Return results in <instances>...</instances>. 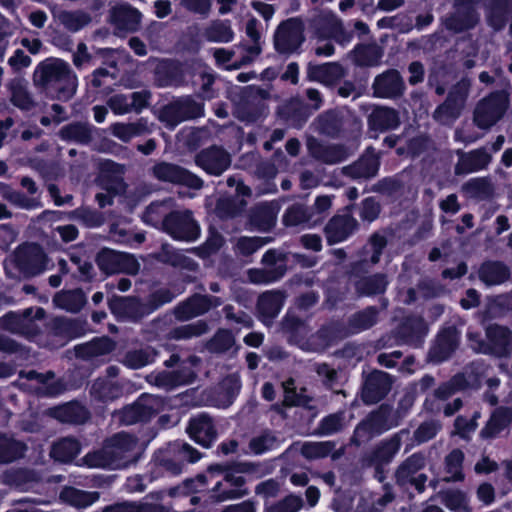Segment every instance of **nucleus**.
I'll return each instance as SVG.
<instances>
[{"label":"nucleus","instance_id":"f257e3e1","mask_svg":"<svg viewBox=\"0 0 512 512\" xmlns=\"http://www.w3.org/2000/svg\"><path fill=\"white\" fill-rule=\"evenodd\" d=\"M137 445L135 437L118 433L106 442L102 450L88 453L82 465L89 468H124L135 459Z\"/></svg>","mask_w":512,"mask_h":512},{"label":"nucleus","instance_id":"f03ea898","mask_svg":"<svg viewBox=\"0 0 512 512\" xmlns=\"http://www.w3.org/2000/svg\"><path fill=\"white\" fill-rule=\"evenodd\" d=\"M38 81L60 100L70 99L76 92L77 77L69 65L59 59L44 61L36 70Z\"/></svg>","mask_w":512,"mask_h":512},{"label":"nucleus","instance_id":"7ed1b4c3","mask_svg":"<svg viewBox=\"0 0 512 512\" xmlns=\"http://www.w3.org/2000/svg\"><path fill=\"white\" fill-rule=\"evenodd\" d=\"M470 346L479 353L506 356L512 351V333L503 326L492 325L486 329L487 341L479 339V335L471 331L467 334Z\"/></svg>","mask_w":512,"mask_h":512},{"label":"nucleus","instance_id":"20e7f679","mask_svg":"<svg viewBox=\"0 0 512 512\" xmlns=\"http://www.w3.org/2000/svg\"><path fill=\"white\" fill-rule=\"evenodd\" d=\"M163 228L175 240L194 241L199 237V225L190 211L172 212L163 220Z\"/></svg>","mask_w":512,"mask_h":512},{"label":"nucleus","instance_id":"39448f33","mask_svg":"<svg viewBox=\"0 0 512 512\" xmlns=\"http://www.w3.org/2000/svg\"><path fill=\"white\" fill-rule=\"evenodd\" d=\"M470 82L466 79L459 81L444 104L439 106L434 112V118L443 124L453 122L461 113L464 106Z\"/></svg>","mask_w":512,"mask_h":512},{"label":"nucleus","instance_id":"423d86ee","mask_svg":"<svg viewBox=\"0 0 512 512\" xmlns=\"http://www.w3.org/2000/svg\"><path fill=\"white\" fill-rule=\"evenodd\" d=\"M302 22L289 19L277 28L274 36L275 49L284 54L295 52L304 41Z\"/></svg>","mask_w":512,"mask_h":512},{"label":"nucleus","instance_id":"0eeeda50","mask_svg":"<svg viewBox=\"0 0 512 512\" xmlns=\"http://www.w3.org/2000/svg\"><path fill=\"white\" fill-rule=\"evenodd\" d=\"M506 108V97L499 93L492 94L477 105L474 121L480 128H489L501 118Z\"/></svg>","mask_w":512,"mask_h":512},{"label":"nucleus","instance_id":"6e6552de","mask_svg":"<svg viewBox=\"0 0 512 512\" xmlns=\"http://www.w3.org/2000/svg\"><path fill=\"white\" fill-rule=\"evenodd\" d=\"M262 261L266 265L265 269H251L248 272L252 283L268 284L284 275L286 268L282 253L269 250L264 254Z\"/></svg>","mask_w":512,"mask_h":512},{"label":"nucleus","instance_id":"1a4fd4ad","mask_svg":"<svg viewBox=\"0 0 512 512\" xmlns=\"http://www.w3.org/2000/svg\"><path fill=\"white\" fill-rule=\"evenodd\" d=\"M161 404L162 401L157 396L142 395L134 404L119 413V420L126 425L145 421L160 409Z\"/></svg>","mask_w":512,"mask_h":512},{"label":"nucleus","instance_id":"9d476101","mask_svg":"<svg viewBox=\"0 0 512 512\" xmlns=\"http://www.w3.org/2000/svg\"><path fill=\"white\" fill-rule=\"evenodd\" d=\"M241 389L240 377L237 373H232L226 376L217 387L207 394L205 405H210L218 408L229 407Z\"/></svg>","mask_w":512,"mask_h":512},{"label":"nucleus","instance_id":"9b49d317","mask_svg":"<svg viewBox=\"0 0 512 512\" xmlns=\"http://www.w3.org/2000/svg\"><path fill=\"white\" fill-rule=\"evenodd\" d=\"M97 264L107 274L121 271L135 274L139 269V263L132 255L109 249L102 250L98 254Z\"/></svg>","mask_w":512,"mask_h":512},{"label":"nucleus","instance_id":"f8f14e48","mask_svg":"<svg viewBox=\"0 0 512 512\" xmlns=\"http://www.w3.org/2000/svg\"><path fill=\"white\" fill-rule=\"evenodd\" d=\"M474 2L475 0H456L455 12L445 20L447 29L462 32L473 28L479 20Z\"/></svg>","mask_w":512,"mask_h":512},{"label":"nucleus","instance_id":"ddd939ff","mask_svg":"<svg viewBox=\"0 0 512 512\" xmlns=\"http://www.w3.org/2000/svg\"><path fill=\"white\" fill-rule=\"evenodd\" d=\"M153 172L155 177L162 181L184 184L194 189L202 186V181L198 177L173 164L159 163L154 167Z\"/></svg>","mask_w":512,"mask_h":512},{"label":"nucleus","instance_id":"4468645a","mask_svg":"<svg viewBox=\"0 0 512 512\" xmlns=\"http://www.w3.org/2000/svg\"><path fill=\"white\" fill-rule=\"evenodd\" d=\"M230 162L229 155L217 147L203 150L196 157L197 165L212 175L223 173L229 167Z\"/></svg>","mask_w":512,"mask_h":512},{"label":"nucleus","instance_id":"2eb2a0df","mask_svg":"<svg viewBox=\"0 0 512 512\" xmlns=\"http://www.w3.org/2000/svg\"><path fill=\"white\" fill-rule=\"evenodd\" d=\"M390 376L383 371L373 372L366 380L362 397L367 403L378 402L390 390Z\"/></svg>","mask_w":512,"mask_h":512},{"label":"nucleus","instance_id":"dca6fc26","mask_svg":"<svg viewBox=\"0 0 512 512\" xmlns=\"http://www.w3.org/2000/svg\"><path fill=\"white\" fill-rule=\"evenodd\" d=\"M187 430L190 437L203 447H209L216 439L212 420L205 414L192 418Z\"/></svg>","mask_w":512,"mask_h":512},{"label":"nucleus","instance_id":"f3484780","mask_svg":"<svg viewBox=\"0 0 512 512\" xmlns=\"http://www.w3.org/2000/svg\"><path fill=\"white\" fill-rule=\"evenodd\" d=\"M220 304L221 301L217 297L194 296L190 298L187 302L180 305L176 309L175 313L178 319L186 320L203 314L210 308L217 307Z\"/></svg>","mask_w":512,"mask_h":512},{"label":"nucleus","instance_id":"a211bd4d","mask_svg":"<svg viewBox=\"0 0 512 512\" xmlns=\"http://www.w3.org/2000/svg\"><path fill=\"white\" fill-rule=\"evenodd\" d=\"M243 484L244 478L239 473L227 472L224 480L218 482L214 487V491L219 492L216 500L225 501L242 497L245 494L241 488Z\"/></svg>","mask_w":512,"mask_h":512},{"label":"nucleus","instance_id":"6ab92c4d","mask_svg":"<svg viewBox=\"0 0 512 512\" xmlns=\"http://www.w3.org/2000/svg\"><path fill=\"white\" fill-rule=\"evenodd\" d=\"M373 88L376 96L390 98L402 92L403 82L399 73L392 70L378 76L374 81Z\"/></svg>","mask_w":512,"mask_h":512},{"label":"nucleus","instance_id":"aec40b11","mask_svg":"<svg viewBox=\"0 0 512 512\" xmlns=\"http://www.w3.org/2000/svg\"><path fill=\"white\" fill-rule=\"evenodd\" d=\"M110 18L119 30L134 31L140 23L141 14L129 5L121 4L112 8Z\"/></svg>","mask_w":512,"mask_h":512},{"label":"nucleus","instance_id":"412c9836","mask_svg":"<svg viewBox=\"0 0 512 512\" xmlns=\"http://www.w3.org/2000/svg\"><path fill=\"white\" fill-rule=\"evenodd\" d=\"M459 338V333L453 327L442 331L430 352L431 358L435 361L445 360L458 346Z\"/></svg>","mask_w":512,"mask_h":512},{"label":"nucleus","instance_id":"4be33fe9","mask_svg":"<svg viewBox=\"0 0 512 512\" xmlns=\"http://www.w3.org/2000/svg\"><path fill=\"white\" fill-rule=\"evenodd\" d=\"M308 78L324 85H333L344 76L343 68L336 63L309 65Z\"/></svg>","mask_w":512,"mask_h":512},{"label":"nucleus","instance_id":"5701e85b","mask_svg":"<svg viewBox=\"0 0 512 512\" xmlns=\"http://www.w3.org/2000/svg\"><path fill=\"white\" fill-rule=\"evenodd\" d=\"M356 221L350 216H337L326 226V236L330 243L344 241L355 229Z\"/></svg>","mask_w":512,"mask_h":512},{"label":"nucleus","instance_id":"b1692460","mask_svg":"<svg viewBox=\"0 0 512 512\" xmlns=\"http://www.w3.org/2000/svg\"><path fill=\"white\" fill-rule=\"evenodd\" d=\"M283 306V295L280 292H267L258 300V311L262 321L269 325Z\"/></svg>","mask_w":512,"mask_h":512},{"label":"nucleus","instance_id":"393cba45","mask_svg":"<svg viewBox=\"0 0 512 512\" xmlns=\"http://www.w3.org/2000/svg\"><path fill=\"white\" fill-rule=\"evenodd\" d=\"M50 415L61 422L82 423L88 418V412L79 403H67L50 409Z\"/></svg>","mask_w":512,"mask_h":512},{"label":"nucleus","instance_id":"a878e982","mask_svg":"<svg viewBox=\"0 0 512 512\" xmlns=\"http://www.w3.org/2000/svg\"><path fill=\"white\" fill-rule=\"evenodd\" d=\"M195 377V372L188 367L181 371H164L155 377L157 386L164 389H172L179 385L190 383Z\"/></svg>","mask_w":512,"mask_h":512},{"label":"nucleus","instance_id":"bb28decb","mask_svg":"<svg viewBox=\"0 0 512 512\" xmlns=\"http://www.w3.org/2000/svg\"><path fill=\"white\" fill-rule=\"evenodd\" d=\"M512 9V0H489L487 5V21L491 27L501 29Z\"/></svg>","mask_w":512,"mask_h":512},{"label":"nucleus","instance_id":"cd10ccee","mask_svg":"<svg viewBox=\"0 0 512 512\" xmlns=\"http://www.w3.org/2000/svg\"><path fill=\"white\" fill-rule=\"evenodd\" d=\"M369 125L371 129L378 131L395 129L399 125V117L393 109L379 107L371 113Z\"/></svg>","mask_w":512,"mask_h":512},{"label":"nucleus","instance_id":"c85d7f7f","mask_svg":"<svg viewBox=\"0 0 512 512\" xmlns=\"http://www.w3.org/2000/svg\"><path fill=\"white\" fill-rule=\"evenodd\" d=\"M512 422V409L499 408L491 416L485 428L481 431L483 438H492Z\"/></svg>","mask_w":512,"mask_h":512},{"label":"nucleus","instance_id":"c756f323","mask_svg":"<svg viewBox=\"0 0 512 512\" xmlns=\"http://www.w3.org/2000/svg\"><path fill=\"white\" fill-rule=\"evenodd\" d=\"M60 498L72 506L85 508L95 503L99 499V494L68 487L61 492Z\"/></svg>","mask_w":512,"mask_h":512},{"label":"nucleus","instance_id":"7c9ffc66","mask_svg":"<svg viewBox=\"0 0 512 512\" xmlns=\"http://www.w3.org/2000/svg\"><path fill=\"white\" fill-rule=\"evenodd\" d=\"M114 343L106 337L96 339L76 347V354L81 358H94L111 352Z\"/></svg>","mask_w":512,"mask_h":512},{"label":"nucleus","instance_id":"2f4dec72","mask_svg":"<svg viewBox=\"0 0 512 512\" xmlns=\"http://www.w3.org/2000/svg\"><path fill=\"white\" fill-rule=\"evenodd\" d=\"M378 167L377 157L372 153H368L353 166L347 168V173L354 178H369L376 175Z\"/></svg>","mask_w":512,"mask_h":512},{"label":"nucleus","instance_id":"473e14b6","mask_svg":"<svg viewBox=\"0 0 512 512\" xmlns=\"http://www.w3.org/2000/svg\"><path fill=\"white\" fill-rule=\"evenodd\" d=\"M86 298L81 290H72L57 293L53 299L54 304L70 312L79 311L85 304Z\"/></svg>","mask_w":512,"mask_h":512},{"label":"nucleus","instance_id":"72a5a7b5","mask_svg":"<svg viewBox=\"0 0 512 512\" xmlns=\"http://www.w3.org/2000/svg\"><path fill=\"white\" fill-rule=\"evenodd\" d=\"M6 480L10 485L15 486L20 490L26 491L36 488L39 481V476L38 473L34 470L20 469L8 473Z\"/></svg>","mask_w":512,"mask_h":512},{"label":"nucleus","instance_id":"f704fd0d","mask_svg":"<svg viewBox=\"0 0 512 512\" xmlns=\"http://www.w3.org/2000/svg\"><path fill=\"white\" fill-rule=\"evenodd\" d=\"M204 37L210 42L228 43L234 39V32L228 21H214L206 27Z\"/></svg>","mask_w":512,"mask_h":512},{"label":"nucleus","instance_id":"c9c22d12","mask_svg":"<svg viewBox=\"0 0 512 512\" xmlns=\"http://www.w3.org/2000/svg\"><path fill=\"white\" fill-rule=\"evenodd\" d=\"M111 133L123 142H128L132 138L140 136L147 131L146 123L139 120L134 123H115L110 127Z\"/></svg>","mask_w":512,"mask_h":512},{"label":"nucleus","instance_id":"e433bc0d","mask_svg":"<svg viewBox=\"0 0 512 512\" xmlns=\"http://www.w3.org/2000/svg\"><path fill=\"white\" fill-rule=\"evenodd\" d=\"M80 452L79 443L72 438H64L55 443L51 450V456L60 462H68L74 459Z\"/></svg>","mask_w":512,"mask_h":512},{"label":"nucleus","instance_id":"4c0bfd02","mask_svg":"<svg viewBox=\"0 0 512 512\" xmlns=\"http://www.w3.org/2000/svg\"><path fill=\"white\" fill-rule=\"evenodd\" d=\"M508 277L509 271L507 267L501 263H486L480 269V278L487 285L501 284Z\"/></svg>","mask_w":512,"mask_h":512},{"label":"nucleus","instance_id":"58836bf2","mask_svg":"<svg viewBox=\"0 0 512 512\" xmlns=\"http://www.w3.org/2000/svg\"><path fill=\"white\" fill-rule=\"evenodd\" d=\"M425 464V459L421 454L410 456L397 470L396 478L401 484L413 481V475L419 471Z\"/></svg>","mask_w":512,"mask_h":512},{"label":"nucleus","instance_id":"ea45409f","mask_svg":"<svg viewBox=\"0 0 512 512\" xmlns=\"http://www.w3.org/2000/svg\"><path fill=\"white\" fill-rule=\"evenodd\" d=\"M26 446L20 441L0 435V462H11L24 455Z\"/></svg>","mask_w":512,"mask_h":512},{"label":"nucleus","instance_id":"a19ab883","mask_svg":"<svg viewBox=\"0 0 512 512\" xmlns=\"http://www.w3.org/2000/svg\"><path fill=\"white\" fill-rule=\"evenodd\" d=\"M156 353L150 347L130 351L126 354L124 364L132 369L142 368L154 361Z\"/></svg>","mask_w":512,"mask_h":512},{"label":"nucleus","instance_id":"79ce46f5","mask_svg":"<svg viewBox=\"0 0 512 512\" xmlns=\"http://www.w3.org/2000/svg\"><path fill=\"white\" fill-rule=\"evenodd\" d=\"M491 161L490 154L485 149H478L467 156L462 157L460 163L457 165L456 170H462V166L469 165L467 171H475L486 167Z\"/></svg>","mask_w":512,"mask_h":512},{"label":"nucleus","instance_id":"37998d69","mask_svg":"<svg viewBox=\"0 0 512 512\" xmlns=\"http://www.w3.org/2000/svg\"><path fill=\"white\" fill-rule=\"evenodd\" d=\"M464 454L462 451L455 449L453 450L445 460V470L447 473V481H459L464 478L462 473V463Z\"/></svg>","mask_w":512,"mask_h":512},{"label":"nucleus","instance_id":"c03bdc74","mask_svg":"<svg viewBox=\"0 0 512 512\" xmlns=\"http://www.w3.org/2000/svg\"><path fill=\"white\" fill-rule=\"evenodd\" d=\"M60 23L69 31L76 32L90 22V17L84 12H61L58 16Z\"/></svg>","mask_w":512,"mask_h":512},{"label":"nucleus","instance_id":"a18cd8bd","mask_svg":"<svg viewBox=\"0 0 512 512\" xmlns=\"http://www.w3.org/2000/svg\"><path fill=\"white\" fill-rule=\"evenodd\" d=\"M387 286V280L383 275H375L357 282L356 288L360 294L373 295L383 293Z\"/></svg>","mask_w":512,"mask_h":512},{"label":"nucleus","instance_id":"49530a36","mask_svg":"<svg viewBox=\"0 0 512 512\" xmlns=\"http://www.w3.org/2000/svg\"><path fill=\"white\" fill-rule=\"evenodd\" d=\"M139 305L134 298L118 297L109 301L111 311L120 317H134V309Z\"/></svg>","mask_w":512,"mask_h":512},{"label":"nucleus","instance_id":"de8ad7c7","mask_svg":"<svg viewBox=\"0 0 512 512\" xmlns=\"http://www.w3.org/2000/svg\"><path fill=\"white\" fill-rule=\"evenodd\" d=\"M277 444V438L272 433L264 432L251 439L249 449L254 454H262L274 449Z\"/></svg>","mask_w":512,"mask_h":512},{"label":"nucleus","instance_id":"09e8293b","mask_svg":"<svg viewBox=\"0 0 512 512\" xmlns=\"http://www.w3.org/2000/svg\"><path fill=\"white\" fill-rule=\"evenodd\" d=\"M444 504L450 510L456 512H469L468 500L461 491H449L444 494Z\"/></svg>","mask_w":512,"mask_h":512},{"label":"nucleus","instance_id":"8fccbe9b","mask_svg":"<svg viewBox=\"0 0 512 512\" xmlns=\"http://www.w3.org/2000/svg\"><path fill=\"white\" fill-rule=\"evenodd\" d=\"M333 449L330 442H308L303 444L301 453L309 459L327 456Z\"/></svg>","mask_w":512,"mask_h":512},{"label":"nucleus","instance_id":"3c124183","mask_svg":"<svg viewBox=\"0 0 512 512\" xmlns=\"http://www.w3.org/2000/svg\"><path fill=\"white\" fill-rule=\"evenodd\" d=\"M234 344L233 335L227 330H220L214 336L209 344V349L215 352H224L229 350Z\"/></svg>","mask_w":512,"mask_h":512},{"label":"nucleus","instance_id":"603ef678","mask_svg":"<svg viewBox=\"0 0 512 512\" xmlns=\"http://www.w3.org/2000/svg\"><path fill=\"white\" fill-rule=\"evenodd\" d=\"M303 506L301 497L289 495L283 501L268 508L267 512H298Z\"/></svg>","mask_w":512,"mask_h":512},{"label":"nucleus","instance_id":"864d4df0","mask_svg":"<svg viewBox=\"0 0 512 512\" xmlns=\"http://www.w3.org/2000/svg\"><path fill=\"white\" fill-rule=\"evenodd\" d=\"M266 244L262 238L259 237H242L237 241V251L242 255H250L263 247Z\"/></svg>","mask_w":512,"mask_h":512},{"label":"nucleus","instance_id":"5fc2aeb1","mask_svg":"<svg viewBox=\"0 0 512 512\" xmlns=\"http://www.w3.org/2000/svg\"><path fill=\"white\" fill-rule=\"evenodd\" d=\"M467 385L464 375H456L449 383L440 386L436 395L439 398L445 399L457 390L464 389Z\"/></svg>","mask_w":512,"mask_h":512},{"label":"nucleus","instance_id":"6e6d98bb","mask_svg":"<svg viewBox=\"0 0 512 512\" xmlns=\"http://www.w3.org/2000/svg\"><path fill=\"white\" fill-rule=\"evenodd\" d=\"M21 375L22 377H25L31 381H35L37 384H39V386L35 387L39 393L51 394L53 392L52 389L47 385L48 380L54 377L53 373L48 372L47 374H40L36 371H28L26 373H22Z\"/></svg>","mask_w":512,"mask_h":512},{"label":"nucleus","instance_id":"4d7b16f0","mask_svg":"<svg viewBox=\"0 0 512 512\" xmlns=\"http://www.w3.org/2000/svg\"><path fill=\"white\" fill-rule=\"evenodd\" d=\"M440 430V424L436 421L425 422L418 427L414 438L418 443H424L432 439Z\"/></svg>","mask_w":512,"mask_h":512},{"label":"nucleus","instance_id":"13d9d810","mask_svg":"<svg viewBox=\"0 0 512 512\" xmlns=\"http://www.w3.org/2000/svg\"><path fill=\"white\" fill-rule=\"evenodd\" d=\"M404 329H410L411 330L410 334L404 336V340L406 342H408V343H413L414 340H419L427 332L426 324L420 318H417V319H414L412 321H409V322L405 323L404 324Z\"/></svg>","mask_w":512,"mask_h":512},{"label":"nucleus","instance_id":"bf43d9fd","mask_svg":"<svg viewBox=\"0 0 512 512\" xmlns=\"http://www.w3.org/2000/svg\"><path fill=\"white\" fill-rule=\"evenodd\" d=\"M130 95L117 94L108 101V106L116 115H124L131 111Z\"/></svg>","mask_w":512,"mask_h":512},{"label":"nucleus","instance_id":"052dcab7","mask_svg":"<svg viewBox=\"0 0 512 512\" xmlns=\"http://www.w3.org/2000/svg\"><path fill=\"white\" fill-rule=\"evenodd\" d=\"M60 135L63 139L79 142L86 141L88 138L87 129L81 124H71L62 128Z\"/></svg>","mask_w":512,"mask_h":512},{"label":"nucleus","instance_id":"680f3d73","mask_svg":"<svg viewBox=\"0 0 512 512\" xmlns=\"http://www.w3.org/2000/svg\"><path fill=\"white\" fill-rule=\"evenodd\" d=\"M376 314L374 308H368L354 316L353 325L358 330L368 329L376 323Z\"/></svg>","mask_w":512,"mask_h":512},{"label":"nucleus","instance_id":"e2e57ef3","mask_svg":"<svg viewBox=\"0 0 512 512\" xmlns=\"http://www.w3.org/2000/svg\"><path fill=\"white\" fill-rule=\"evenodd\" d=\"M464 189L475 197H485L491 192L490 184L484 179H473L464 185Z\"/></svg>","mask_w":512,"mask_h":512},{"label":"nucleus","instance_id":"0e129e2a","mask_svg":"<svg viewBox=\"0 0 512 512\" xmlns=\"http://www.w3.org/2000/svg\"><path fill=\"white\" fill-rule=\"evenodd\" d=\"M11 93V100L14 105L21 109H28L31 106V99L26 89L20 83L12 85Z\"/></svg>","mask_w":512,"mask_h":512},{"label":"nucleus","instance_id":"69168bd1","mask_svg":"<svg viewBox=\"0 0 512 512\" xmlns=\"http://www.w3.org/2000/svg\"><path fill=\"white\" fill-rule=\"evenodd\" d=\"M357 61L362 65H375L380 58L377 47H362L356 51Z\"/></svg>","mask_w":512,"mask_h":512},{"label":"nucleus","instance_id":"338daca9","mask_svg":"<svg viewBox=\"0 0 512 512\" xmlns=\"http://www.w3.org/2000/svg\"><path fill=\"white\" fill-rule=\"evenodd\" d=\"M400 450V440L395 437L382 444L378 449L376 457L381 461H389Z\"/></svg>","mask_w":512,"mask_h":512},{"label":"nucleus","instance_id":"774afa93","mask_svg":"<svg viewBox=\"0 0 512 512\" xmlns=\"http://www.w3.org/2000/svg\"><path fill=\"white\" fill-rule=\"evenodd\" d=\"M283 221L287 226H296L307 221L306 212L301 206H293L287 210Z\"/></svg>","mask_w":512,"mask_h":512}]
</instances>
